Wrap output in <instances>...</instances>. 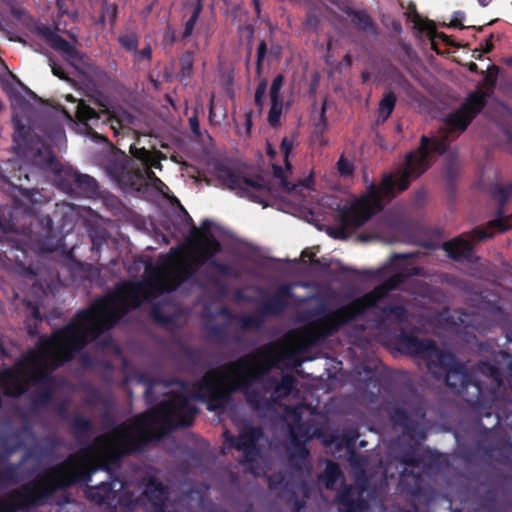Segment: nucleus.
Returning <instances> with one entry per match:
<instances>
[{
	"label": "nucleus",
	"mask_w": 512,
	"mask_h": 512,
	"mask_svg": "<svg viewBox=\"0 0 512 512\" xmlns=\"http://www.w3.org/2000/svg\"><path fill=\"white\" fill-rule=\"evenodd\" d=\"M321 314L325 315L309 321L304 327L305 338L312 344H318L332 337L343 326L357 318L349 303L333 311H328L325 305H320L309 312L311 316Z\"/></svg>",
	"instance_id": "obj_8"
},
{
	"label": "nucleus",
	"mask_w": 512,
	"mask_h": 512,
	"mask_svg": "<svg viewBox=\"0 0 512 512\" xmlns=\"http://www.w3.org/2000/svg\"><path fill=\"white\" fill-rule=\"evenodd\" d=\"M189 125H190V129H191L192 133L196 137H199L201 135L200 123H199V120H198V117L196 114L189 118Z\"/></svg>",
	"instance_id": "obj_60"
},
{
	"label": "nucleus",
	"mask_w": 512,
	"mask_h": 512,
	"mask_svg": "<svg viewBox=\"0 0 512 512\" xmlns=\"http://www.w3.org/2000/svg\"><path fill=\"white\" fill-rule=\"evenodd\" d=\"M346 15L350 18L353 26L360 32L377 34L376 25L366 10L345 9Z\"/></svg>",
	"instance_id": "obj_26"
},
{
	"label": "nucleus",
	"mask_w": 512,
	"mask_h": 512,
	"mask_svg": "<svg viewBox=\"0 0 512 512\" xmlns=\"http://www.w3.org/2000/svg\"><path fill=\"white\" fill-rule=\"evenodd\" d=\"M273 365L262 352L248 353L219 369H210L191 388L192 397L206 402L211 412L223 410L233 394H243L254 411H269L276 404V377L269 373Z\"/></svg>",
	"instance_id": "obj_3"
},
{
	"label": "nucleus",
	"mask_w": 512,
	"mask_h": 512,
	"mask_svg": "<svg viewBox=\"0 0 512 512\" xmlns=\"http://www.w3.org/2000/svg\"><path fill=\"white\" fill-rule=\"evenodd\" d=\"M365 508L364 501H358L350 505L339 507V512H363Z\"/></svg>",
	"instance_id": "obj_56"
},
{
	"label": "nucleus",
	"mask_w": 512,
	"mask_h": 512,
	"mask_svg": "<svg viewBox=\"0 0 512 512\" xmlns=\"http://www.w3.org/2000/svg\"><path fill=\"white\" fill-rule=\"evenodd\" d=\"M444 381L447 387L455 393L464 396L465 401L473 407L481 417L491 416L490 411H482L481 405L489 404L485 400L483 385L475 374L459 360L444 374Z\"/></svg>",
	"instance_id": "obj_9"
},
{
	"label": "nucleus",
	"mask_w": 512,
	"mask_h": 512,
	"mask_svg": "<svg viewBox=\"0 0 512 512\" xmlns=\"http://www.w3.org/2000/svg\"><path fill=\"white\" fill-rule=\"evenodd\" d=\"M285 85V76L277 74L269 89L270 108L267 115V122L273 128L281 125V116L283 109L289 110L292 103L290 101L284 102V94L282 89Z\"/></svg>",
	"instance_id": "obj_19"
},
{
	"label": "nucleus",
	"mask_w": 512,
	"mask_h": 512,
	"mask_svg": "<svg viewBox=\"0 0 512 512\" xmlns=\"http://www.w3.org/2000/svg\"><path fill=\"white\" fill-rule=\"evenodd\" d=\"M119 43L123 48L129 52H137L138 48V37L136 34H126L119 37Z\"/></svg>",
	"instance_id": "obj_49"
},
{
	"label": "nucleus",
	"mask_w": 512,
	"mask_h": 512,
	"mask_svg": "<svg viewBox=\"0 0 512 512\" xmlns=\"http://www.w3.org/2000/svg\"><path fill=\"white\" fill-rule=\"evenodd\" d=\"M180 71L178 78L180 81H186L191 78L194 66V53L192 51H185L179 60Z\"/></svg>",
	"instance_id": "obj_38"
},
{
	"label": "nucleus",
	"mask_w": 512,
	"mask_h": 512,
	"mask_svg": "<svg viewBox=\"0 0 512 512\" xmlns=\"http://www.w3.org/2000/svg\"><path fill=\"white\" fill-rule=\"evenodd\" d=\"M402 462L405 464V468L399 478L401 491L411 496H417L422 491L424 478L421 472H414L413 469L420 467L421 459L409 452L402 457Z\"/></svg>",
	"instance_id": "obj_17"
},
{
	"label": "nucleus",
	"mask_w": 512,
	"mask_h": 512,
	"mask_svg": "<svg viewBox=\"0 0 512 512\" xmlns=\"http://www.w3.org/2000/svg\"><path fill=\"white\" fill-rule=\"evenodd\" d=\"M12 123V148L17 158L0 164V182L7 185L6 191L15 200L17 193L30 199L36 188V168H51L54 155L51 147L30 126L25 125L21 117L13 115Z\"/></svg>",
	"instance_id": "obj_5"
},
{
	"label": "nucleus",
	"mask_w": 512,
	"mask_h": 512,
	"mask_svg": "<svg viewBox=\"0 0 512 512\" xmlns=\"http://www.w3.org/2000/svg\"><path fill=\"white\" fill-rule=\"evenodd\" d=\"M424 275V268L420 266H413L410 268H407L404 271L394 273L390 277H388L386 280H384L386 286L388 287L389 291L396 290L400 285L406 282V280L409 277L412 276H423Z\"/></svg>",
	"instance_id": "obj_29"
},
{
	"label": "nucleus",
	"mask_w": 512,
	"mask_h": 512,
	"mask_svg": "<svg viewBox=\"0 0 512 512\" xmlns=\"http://www.w3.org/2000/svg\"><path fill=\"white\" fill-rule=\"evenodd\" d=\"M488 97L489 92H484L480 86L476 91L468 94L457 110L446 115L445 128L439 134L421 136L418 148L405 156L404 168L396 179L392 174H386L379 186L371 183L365 194L340 210L339 218L343 226L352 229L363 226L383 209L382 196L393 198L396 190L398 192L407 190L411 180L417 179L429 169L433 157L441 156L448 151L453 138L464 132L485 108Z\"/></svg>",
	"instance_id": "obj_1"
},
{
	"label": "nucleus",
	"mask_w": 512,
	"mask_h": 512,
	"mask_svg": "<svg viewBox=\"0 0 512 512\" xmlns=\"http://www.w3.org/2000/svg\"><path fill=\"white\" fill-rule=\"evenodd\" d=\"M197 407L181 393H173L150 411L135 415L129 422L116 425L109 433L98 436L90 451H97L100 469L110 471L119 467L123 458L144 449L175 429L193 424Z\"/></svg>",
	"instance_id": "obj_2"
},
{
	"label": "nucleus",
	"mask_w": 512,
	"mask_h": 512,
	"mask_svg": "<svg viewBox=\"0 0 512 512\" xmlns=\"http://www.w3.org/2000/svg\"><path fill=\"white\" fill-rule=\"evenodd\" d=\"M34 31L43 37L52 49L62 54L71 64L83 62L84 55L74 45L58 35L50 26L37 24Z\"/></svg>",
	"instance_id": "obj_16"
},
{
	"label": "nucleus",
	"mask_w": 512,
	"mask_h": 512,
	"mask_svg": "<svg viewBox=\"0 0 512 512\" xmlns=\"http://www.w3.org/2000/svg\"><path fill=\"white\" fill-rule=\"evenodd\" d=\"M290 444L287 447L290 467L296 473L310 472V465H307L310 452L306 447L307 442L312 439L311 425L309 422L290 424L288 428Z\"/></svg>",
	"instance_id": "obj_12"
},
{
	"label": "nucleus",
	"mask_w": 512,
	"mask_h": 512,
	"mask_svg": "<svg viewBox=\"0 0 512 512\" xmlns=\"http://www.w3.org/2000/svg\"><path fill=\"white\" fill-rule=\"evenodd\" d=\"M296 378L292 374H283L281 380L276 378V403L283 398L288 397L295 386Z\"/></svg>",
	"instance_id": "obj_35"
},
{
	"label": "nucleus",
	"mask_w": 512,
	"mask_h": 512,
	"mask_svg": "<svg viewBox=\"0 0 512 512\" xmlns=\"http://www.w3.org/2000/svg\"><path fill=\"white\" fill-rule=\"evenodd\" d=\"M208 336L219 343H224L228 339L226 328L220 324L210 326L208 329Z\"/></svg>",
	"instance_id": "obj_48"
},
{
	"label": "nucleus",
	"mask_w": 512,
	"mask_h": 512,
	"mask_svg": "<svg viewBox=\"0 0 512 512\" xmlns=\"http://www.w3.org/2000/svg\"><path fill=\"white\" fill-rule=\"evenodd\" d=\"M194 271L195 270L190 263H179L175 266V273L181 282L189 279L193 275Z\"/></svg>",
	"instance_id": "obj_50"
},
{
	"label": "nucleus",
	"mask_w": 512,
	"mask_h": 512,
	"mask_svg": "<svg viewBox=\"0 0 512 512\" xmlns=\"http://www.w3.org/2000/svg\"><path fill=\"white\" fill-rule=\"evenodd\" d=\"M391 291L388 290L385 282L383 281L377 285L373 290L351 301L349 305L356 314L357 318L363 315L371 308H378V303L384 299Z\"/></svg>",
	"instance_id": "obj_24"
},
{
	"label": "nucleus",
	"mask_w": 512,
	"mask_h": 512,
	"mask_svg": "<svg viewBox=\"0 0 512 512\" xmlns=\"http://www.w3.org/2000/svg\"><path fill=\"white\" fill-rule=\"evenodd\" d=\"M17 210L9 209L7 214L8 218L5 217L6 209H1L0 213V229L3 232V236H0V265L6 264V261H11L12 258L8 255L9 250L4 249L7 246L11 251L21 250V243L15 237L8 235L10 232H18L19 228L15 222V214Z\"/></svg>",
	"instance_id": "obj_20"
},
{
	"label": "nucleus",
	"mask_w": 512,
	"mask_h": 512,
	"mask_svg": "<svg viewBox=\"0 0 512 512\" xmlns=\"http://www.w3.org/2000/svg\"><path fill=\"white\" fill-rule=\"evenodd\" d=\"M216 177L223 186L235 191L238 196L248 198L259 204L264 203L260 194L262 192L269 193L271 190L269 182L261 175H256L253 178L245 177L239 171L225 164L216 166Z\"/></svg>",
	"instance_id": "obj_11"
},
{
	"label": "nucleus",
	"mask_w": 512,
	"mask_h": 512,
	"mask_svg": "<svg viewBox=\"0 0 512 512\" xmlns=\"http://www.w3.org/2000/svg\"><path fill=\"white\" fill-rule=\"evenodd\" d=\"M211 225H212L211 221L208 219H205L201 223V231H198V229L195 226H193L192 230L195 234H200V236L208 235V233H212Z\"/></svg>",
	"instance_id": "obj_59"
},
{
	"label": "nucleus",
	"mask_w": 512,
	"mask_h": 512,
	"mask_svg": "<svg viewBox=\"0 0 512 512\" xmlns=\"http://www.w3.org/2000/svg\"><path fill=\"white\" fill-rule=\"evenodd\" d=\"M98 103L100 107L103 108L101 113H98L87 103L81 100L77 105L76 118L81 124L85 126L87 132L90 133V131H92V128L89 125V122H96L103 116V122L109 124L110 128L114 132V135L117 136L120 130H122L125 127L124 124H122V122L119 121L118 117H115V115L112 112H110V108L103 101H99Z\"/></svg>",
	"instance_id": "obj_15"
},
{
	"label": "nucleus",
	"mask_w": 512,
	"mask_h": 512,
	"mask_svg": "<svg viewBox=\"0 0 512 512\" xmlns=\"http://www.w3.org/2000/svg\"><path fill=\"white\" fill-rule=\"evenodd\" d=\"M202 10H203L202 1L201 0H197L196 3L194 4L193 11H192V14H191L190 18L185 23L184 31H183V34H182V37L184 39L188 38L189 36L192 35L194 27H195V24L198 21L199 16L202 13Z\"/></svg>",
	"instance_id": "obj_40"
},
{
	"label": "nucleus",
	"mask_w": 512,
	"mask_h": 512,
	"mask_svg": "<svg viewBox=\"0 0 512 512\" xmlns=\"http://www.w3.org/2000/svg\"><path fill=\"white\" fill-rule=\"evenodd\" d=\"M152 317L158 323L168 324L171 322V317L166 314H163L160 308L158 307H154L152 309Z\"/></svg>",
	"instance_id": "obj_57"
},
{
	"label": "nucleus",
	"mask_w": 512,
	"mask_h": 512,
	"mask_svg": "<svg viewBox=\"0 0 512 512\" xmlns=\"http://www.w3.org/2000/svg\"><path fill=\"white\" fill-rule=\"evenodd\" d=\"M428 404L418 390L409 385L396 393L386 405L392 427L415 443L424 442L429 431Z\"/></svg>",
	"instance_id": "obj_6"
},
{
	"label": "nucleus",
	"mask_w": 512,
	"mask_h": 512,
	"mask_svg": "<svg viewBox=\"0 0 512 512\" xmlns=\"http://www.w3.org/2000/svg\"><path fill=\"white\" fill-rule=\"evenodd\" d=\"M130 151H131V153L133 154V156L135 158L139 159L144 164H146L147 162L151 161V159H152V154L153 153L151 151L147 150L144 147L136 148L134 146H131Z\"/></svg>",
	"instance_id": "obj_53"
},
{
	"label": "nucleus",
	"mask_w": 512,
	"mask_h": 512,
	"mask_svg": "<svg viewBox=\"0 0 512 512\" xmlns=\"http://www.w3.org/2000/svg\"><path fill=\"white\" fill-rule=\"evenodd\" d=\"M292 297V286L290 284H283L278 287L275 293L260 304L253 315L232 314L227 308H223L221 314L236 320L243 331L260 329L266 317L281 316L287 310Z\"/></svg>",
	"instance_id": "obj_10"
},
{
	"label": "nucleus",
	"mask_w": 512,
	"mask_h": 512,
	"mask_svg": "<svg viewBox=\"0 0 512 512\" xmlns=\"http://www.w3.org/2000/svg\"><path fill=\"white\" fill-rule=\"evenodd\" d=\"M430 346L422 359L426 361L427 368L434 377L440 378L458 359L451 352L440 349L434 340Z\"/></svg>",
	"instance_id": "obj_22"
},
{
	"label": "nucleus",
	"mask_w": 512,
	"mask_h": 512,
	"mask_svg": "<svg viewBox=\"0 0 512 512\" xmlns=\"http://www.w3.org/2000/svg\"><path fill=\"white\" fill-rule=\"evenodd\" d=\"M97 471L81 451L46 469L0 498V512H29L52 503L57 492L87 484Z\"/></svg>",
	"instance_id": "obj_4"
},
{
	"label": "nucleus",
	"mask_w": 512,
	"mask_h": 512,
	"mask_svg": "<svg viewBox=\"0 0 512 512\" xmlns=\"http://www.w3.org/2000/svg\"><path fill=\"white\" fill-rule=\"evenodd\" d=\"M337 171L342 177H350L353 175L355 167L353 162L341 155L336 163Z\"/></svg>",
	"instance_id": "obj_46"
},
{
	"label": "nucleus",
	"mask_w": 512,
	"mask_h": 512,
	"mask_svg": "<svg viewBox=\"0 0 512 512\" xmlns=\"http://www.w3.org/2000/svg\"><path fill=\"white\" fill-rule=\"evenodd\" d=\"M328 128V121L326 117V101L323 102L318 122L315 124V129L318 133L323 134Z\"/></svg>",
	"instance_id": "obj_54"
},
{
	"label": "nucleus",
	"mask_w": 512,
	"mask_h": 512,
	"mask_svg": "<svg viewBox=\"0 0 512 512\" xmlns=\"http://www.w3.org/2000/svg\"><path fill=\"white\" fill-rule=\"evenodd\" d=\"M358 501H361V500L352 498L350 487L343 488L336 495V502L340 505V507L350 505V504H353Z\"/></svg>",
	"instance_id": "obj_51"
},
{
	"label": "nucleus",
	"mask_w": 512,
	"mask_h": 512,
	"mask_svg": "<svg viewBox=\"0 0 512 512\" xmlns=\"http://www.w3.org/2000/svg\"><path fill=\"white\" fill-rule=\"evenodd\" d=\"M262 434L261 428L248 426L237 437H231L230 443L235 449L243 453L244 463H252L258 458L260 449L257 443Z\"/></svg>",
	"instance_id": "obj_18"
},
{
	"label": "nucleus",
	"mask_w": 512,
	"mask_h": 512,
	"mask_svg": "<svg viewBox=\"0 0 512 512\" xmlns=\"http://www.w3.org/2000/svg\"><path fill=\"white\" fill-rule=\"evenodd\" d=\"M11 15L18 20H24L25 17L28 15L26 9L21 7H13L11 9Z\"/></svg>",
	"instance_id": "obj_64"
},
{
	"label": "nucleus",
	"mask_w": 512,
	"mask_h": 512,
	"mask_svg": "<svg viewBox=\"0 0 512 512\" xmlns=\"http://www.w3.org/2000/svg\"><path fill=\"white\" fill-rule=\"evenodd\" d=\"M135 56L139 60H146L148 62L152 59V48L150 44H147L144 48L141 50L137 49V52H134Z\"/></svg>",
	"instance_id": "obj_58"
},
{
	"label": "nucleus",
	"mask_w": 512,
	"mask_h": 512,
	"mask_svg": "<svg viewBox=\"0 0 512 512\" xmlns=\"http://www.w3.org/2000/svg\"><path fill=\"white\" fill-rule=\"evenodd\" d=\"M245 30L248 32V53H247V63L249 62L250 60V57H251V53H252V40H253V37H254V27L252 25H247L245 26Z\"/></svg>",
	"instance_id": "obj_62"
},
{
	"label": "nucleus",
	"mask_w": 512,
	"mask_h": 512,
	"mask_svg": "<svg viewBox=\"0 0 512 512\" xmlns=\"http://www.w3.org/2000/svg\"><path fill=\"white\" fill-rule=\"evenodd\" d=\"M179 350L181 355L191 364L198 365L201 361L202 354L198 348H194L187 344H180Z\"/></svg>",
	"instance_id": "obj_42"
},
{
	"label": "nucleus",
	"mask_w": 512,
	"mask_h": 512,
	"mask_svg": "<svg viewBox=\"0 0 512 512\" xmlns=\"http://www.w3.org/2000/svg\"><path fill=\"white\" fill-rule=\"evenodd\" d=\"M342 477V471L338 463L329 461L320 480H322L327 489H333L336 482Z\"/></svg>",
	"instance_id": "obj_36"
},
{
	"label": "nucleus",
	"mask_w": 512,
	"mask_h": 512,
	"mask_svg": "<svg viewBox=\"0 0 512 512\" xmlns=\"http://www.w3.org/2000/svg\"><path fill=\"white\" fill-rule=\"evenodd\" d=\"M74 184L80 192L87 196L92 197L98 194L99 186L97 181L87 174L75 173Z\"/></svg>",
	"instance_id": "obj_30"
},
{
	"label": "nucleus",
	"mask_w": 512,
	"mask_h": 512,
	"mask_svg": "<svg viewBox=\"0 0 512 512\" xmlns=\"http://www.w3.org/2000/svg\"><path fill=\"white\" fill-rule=\"evenodd\" d=\"M101 12L108 18L109 24L113 27L118 18V5L112 2L101 1Z\"/></svg>",
	"instance_id": "obj_44"
},
{
	"label": "nucleus",
	"mask_w": 512,
	"mask_h": 512,
	"mask_svg": "<svg viewBox=\"0 0 512 512\" xmlns=\"http://www.w3.org/2000/svg\"><path fill=\"white\" fill-rule=\"evenodd\" d=\"M413 289L415 294L429 301H438L439 297L442 296V292L439 288L421 280L415 281Z\"/></svg>",
	"instance_id": "obj_34"
},
{
	"label": "nucleus",
	"mask_w": 512,
	"mask_h": 512,
	"mask_svg": "<svg viewBox=\"0 0 512 512\" xmlns=\"http://www.w3.org/2000/svg\"><path fill=\"white\" fill-rule=\"evenodd\" d=\"M397 103L396 95L392 91L385 92L379 102L376 112V124L383 125L393 113Z\"/></svg>",
	"instance_id": "obj_27"
},
{
	"label": "nucleus",
	"mask_w": 512,
	"mask_h": 512,
	"mask_svg": "<svg viewBox=\"0 0 512 512\" xmlns=\"http://www.w3.org/2000/svg\"><path fill=\"white\" fill-rule=\"evenodd\" d=\"M267 86H268L267 79L262 78L259 81V83L255 89L254 104H255L259 114H261L264 109V98H265V94L267 91Z\"/></svg>",
	"instance_id": "obj_43"
},
{
	"label": "nucleus",
	"mask_w": 512,
	"mask_h": 512,
	"mask_svg": "<svg viewBox=\"0 0 512 512\" xmlns=\"http://www.w3.org/2000/svg\"><path fill=\"white\" fill-rule=\"evenodd\" d=\"M28 455L21 458L18 463L8 464L5 468L0 469V486H11L18 484L22 477L20 475V467L26 462Z\"/></svg>",
	"instance_id": "obj_28"
},
{
	"label": "nucleus",
	"mask_w": 512,
	"mask_h": 512,
	"mask_svg": "<svg viewBox=\"0 0 512 512\" xmlns=\"http://www.w3.org/2000/svg\"><path fill=\"white\" fill-rule=\"evenodd\" d=\"M107 171L123 191H138L144 183V175L141 170L130 169L121 162L110 164Z\"/></svg>",
	"instance_id": "obj_21"
},
{
	"label": "nucleus",
	"mask_w": 512,
	"mask_h": 512,
	"mask_svg": "<svg viewBox=\"0 0 512 512\" xmlns=\"http://www.w3.org/2000/svg\"><path fill=\"white\" fill-rule=\"evenodd\" d=\"M499 69L497 66L492 65L487 69V72L481 71L484 75L482 85L485 87L484 92H489V96L493 93L494 88L497 84Z\"/></svg>",
	"instance_id": "obj_41"
},
{
	"label": "nucleus",
	"mask_w": 512,
	"mask_h": 512,
	"mask_svg": "<svg viewBox=\"0 0 512 512\" xmlns=\"http://www.w3.org/2000/svg\"><path fill=\"white\" fill-rule=\"evenodd\" d=\"M476 370L490 381L489 387H483L485 400H488L489 404L481 406L483 412L490 411L492 413L495 401L500 397L501 391L505 389L503 373L497 363L490 361L479 362Z\"/></svg>",
	"instance_id": "obj_14"
},
{
	"label": "nucleus",
	"mask_w": 512,
	"mask_h": 512,
	"mask_svg": "<svg viewBox=\"0 0 512 512\" xmlns=\"http://www.w3.org/2000/svg\"><path fill=\"white\" fill-rule=\"evenodd\" d=\"M490 195L493 200L497 201V218L490 220L485 226H477L473 228L467 235L461 234L443 244V249L447 256L455 261L469 259L473 246L468 237L480 242L490 239L494 236V230L505 232L512 229V214L505 216L504 206L512 195V182L506 184L494 183L490 187Z\"/></svg>",
	"instance_id": "obj_7"
},
{
	"label": "nucleus",
	"mask_w": 512,
	"mask_h": 512,
	"mask_svg": "<svg viewBox=\"0 0 512 512\" xmlns=\"http://www.w3.org/2000/svg\"><path fill=\"white\" fill-rule=\"evenodd\" d=\"M294 141L291 138L284 137L280 143V151L284 157V165L286 170L290 171L292 169V164L289 161V155L293 149Z\"/></svg>",
	"instance_id": "obj_47"
},
{
	"label": "nucleus",
	"mask_w": 512,
	"mask_h": 512,
	"mask_svg": "<svg viewBox=\"0 0 512 512\" xmlns=\"http://www.w3.org/2000/svg\"><path fill=\"white\" fill-rule=\"evenodd\" d=\"M89 237L92 242V254H99L102 247L108 243L109 232L105 229H93L89 232Z\"/></svg>",
	"instance_id": "obj_39"
},
{
	"label": "nucleus",
	"mask_w": 512,
	"mask_h": 512,
	"mask_svg": "<svg viewBox=\"0 0 512 512\" xmlns=\"http://www.w3.org/2000/svg\"><path fill=\"white\" fill-rule=\"evenodd\" d=\"M272 168H273V175L275 178L280 180V186L284 192L291 193L293 191H296L297 187L300 185L309 187V183L311 181L310 179L299 182L298 184H292L291 182H289L287 180L285 171L282 166H280L278 164H273Z\"/></svg>",
	"instance_id": "obj_37"
},
{
	"label": "nucleus",
	"mask_w": 512,
	"mask_h": 512,
	"mask_svg": "<svg viewBox=\"0 0 512 512\" xmlns=\"http://www.w3.org/2000/svg\"><path fill=\"white\" fill-rule=\"evenodd\" d=\"M395 344L398 351L402 354L423 358L432 344L431 339H419L413 333L407 332L404 328L399 330L395 337Z\"/></svg>",
	"instance_id": "obj_23"
},
{
	"label": "nucleus",
	"mask_w": 512,
	"mask_h": 512,
	"mask_svg": "<svg viewBox=\"0 0 512 512\" xmlns=\"http://www.w3.org/2000/svg\"><path fill=\"white\" fill-rule=\"evenodd\" d=\"M464 19V13L463 12H455L454 18L451 21V27L464 29V25L462 24V20Z\"/></svg>",
	"instance_id": "obj_63"
},
{
	"label": "nucleus",
	"mask_w": 512,
	"mask_h": 512,
	"mask_svg": "<svg viewBox=\"0 0 512 512\" xmlns=\"http://www.w3.org/2000/svg\"><path fill=\"white\" fill-rule=\"evenodd\" d=\"M268 53V46L265 40H261L257 46L256 54V67L255 72L258 76H261L263 69V62Z\"/></svg>",
	"instance_id": "obj_45"
},
{
	"label": "nucleus",
	"mask_w": 512,
	"mask_h": 512,
	"mask_svg": "<svg viewBox=\"0 0 512 512\" xmlns=\"http://www.w3.org/2000/svg\"><path fill=\"white\" fill-rule=\"evenodd\" d=\"M51 138L53 139H62L65 137V131L61 124L55 123L52 126Z\"/></svg>",
	"instance_id": "obj_61"
},
{
	"label": "nucleus",
	"mask_w": 512,
	"mask_h": 512,
	"mask_svg": "<svg viewBox=\"0 0 512 512\" xmlns=\"http://www.w3.org/2000/svg\"><path fill=\"white\" fill-rule=\"evenodd\" d=\"M112 492L113 484L111 482H101L97 486L89 488L88 497L98 504H104L111 498Z\"/></svg>",
	"instance_id": "obj_32"
},
{
	"label": "nucleus",
	"mask_w": 512,
	"mask_h": 512,
	"mask_svg": "<svg viewBox=\"0 0 512 512\" xmlns=\"http://www.w3.org/2000/svg\"><path fill=\"white\" fill-rule=\"evenodd\" d=\"M49 61H50V67H51L53 75L60 78L61 80L68 81L69 76H68L67 72L65 71V69L61 65L54 62L52 59H49Z\"/></svg>",
	"instance_id": "obj_55"
},
{
	"label": "nucleus",
	"mask_w": 512,
	"mask_h": 512,
	"mask_svg": "<svg viewBox=\"0 0 512 512\" xmlns=\"http://www.w3.org/2000/svg\"><path fill=\"white\" fill-rule=\"evenodd\" d=\"M385 318L392 322L404 323L409 318L407 309L402 305L385 304L378 307Z\"/></svg>",
	"instance_id": "obj_31"
},
{
	"label": "nucleus",
	"mask_w": 512,
	"mask_h": 512,
	"mask_svg": "<svg viewBox=\"0 0 512 512\" xmlns=\"http://www.w3.org/2000/svg\"><path fill=\"white\" fill-rule=\"evenodd\" d=\"M196 242L200 250L196 258V262L199 265H203L206 262H209V266L214 268L216 272L222 276L232 278L240 277V273L231 265L212 259L216 254H218L221 251V244L212 233H208V235L199 236Z\"/></svg>",
	"instance_id": "obj_13"
},
{
	"label": "nucleus",
	"mask_w": 512,
	"mask_h": 512,
	"mask_svg": "<svg viewBox=\"0 0 512 512\" xmlns=\"http://www.w3.org/2000/svg\"><path fill=\"white\" fill-rule=\"evenodd\" d=\"M145 494L154 512L167 511L168 490L161 482L150 480L146 486Z\"/></svg>",
	"instance_id": "obj_25"
},
{
	"label": "nucleus",
	"mask_w": 512,
	"mask_h": 512,
	"mask_svg": "<svg viewBox=\"0 0 512 512\" xmlns=\"http://www.w3.org/2000/svg\"><path fill=\"white\" fill-rule=\"evenodd\" d=\"M71 429L76 439L80 440L93 432L94 426L90 419L76 415L72 418Z\"/></svg>",
	"instance_id": "obj_33"
},
{
	"label": "nucleus",
	"mask_w": 512,
	"mask_h": 512,
	"mask_svg": "<svg viewBox=\"0 0 512 512\" xmlns=\"http://www.w3.org/2000/svg\"><path fill=\"white\" fill-rule=\"evenodd\" d=\"M110 112H112L115 115V117H118L119 121L122 122V124H124V126H127V125L133 123V119H134L133 115L121 107H117V108L112 107V108H110Z\"/></svg>",
	"instance_id": "obj_52"
}]
</instances>
